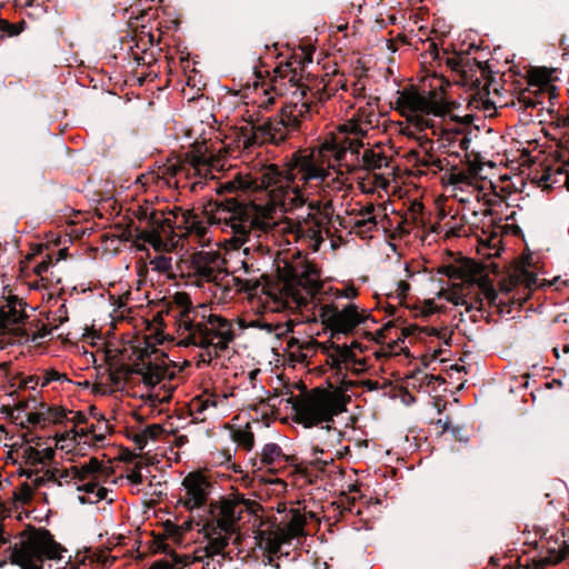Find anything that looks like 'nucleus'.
Masks as SVG:
<instances>
[{"instance_id":"f257e3e1","label":"nucleus","mask_w":569,"mask_h":569,"mask_svg":"<svg viewBox=\"0 0 569 569\" xmlns=\"http://www.w3.org/2000/svg\"><path fill=\"white\" fill-rule=\"evenodd\" d=\"M268 166L240 174L227 183L230 190L261 192L268 199L267 203L228 200L217 206L213 221L220 223L223 232L231 234L233 247H243L246 256L251 251L259 257L271 256V242L279 247L299 243L312 252L319 251L330 236L331 222L329 214L319 209L321 204L326 209L330 207L333 198L326 200L313 196L309 202L286 210L273 201L271 188L257 179Z\"/></svg>"},{"instance_id":"f03ea898","label":"nucleus","mask_w":569,"mask_h":569,"mask_svg":"<svg viewBox=\"0 0 569 569\" xmlns=\"http://www.w3.org/2000/svg\"><path fill=\"white\" fill-rule=\"evenodd\" d=\"M380 170L390 174L393 171L392 159L385 151L365 148L361 139L338 136L310 150L293 152L282 169L269 164L257 179L271 188L276 203L290 210L309 202L313 196L326 200L343 197L351 188L350 174Z\"/></svg>"},{"instance_id":"7ed1b4c3","label":"nucleus","mask_w":569,"mask_h":569,"mask_svg":"<svg viewBox=\"0 0 569 569\" xmlns=\"http://www.w3.org/2000/svg\"><path fill=\"white\" fill-rule=\"evenodd\" d=\"M319 92L320 88L315 92L303 79L299 61L291 60L277 66L273 77L269 81H256L247 98L261 110H269L281 100L280 116L260 122L250 114L249 120L237 128V148L250 150L267 142H283L310 117L313 99Z\"/></svg>"},{"instance_id":"20e7f679","label":"nucleus","mask_w":569,"mask_h":569,"mask_svg":"<svg viewBox=\"0 0 569 569\" xmlns=\"http://www.w3.org/2000/svg\"><path fill=\"white\" fill-rule=\"evenodd\" d=\"M260 287L271 299L272 310H297L301 322L320 321L336 333H350L369 317L365 309L355 303L339 307L333 301L357 298L358 289L353 284L325 290L319 269L307 260L290 266L289 278L278 288V292L267 291L264 286L251 280H247L242 289L257 295Z\"/></svg>"},{"instance_id":"39448f33","label":"nucleus","mask_w":569,"mask_h":569,"mask_svg":"<svg viewBox=\"0 0 569 569\" xmlns=\"http://www.w3.org/2000/svg\"><path fill=\"white\" fill-rule=\"evenodd\" d=\"M183 493L178 502L199 513L196 526L203 533V546L194 551V561L202 569H220L238 555L241 543L239 521L243 512L254 513L259 505L241 493H232L207 506L211 483L200 472H190L182 481Z\"/></svg>"},{"instance_id":"423d86ee","label":"nucleus","mask_w":569,"mask_h":569,"mask_svg":"<svg viewBox=\"0 0 569 569\" xmlns=\"http://www.w3.org/2000/svg\"><path fill=\"white\" fill-rule=\"evenodd\" d=\"M214 213L216 209L209 214L207 211L194 212L178 207L166 212L148 201L138 206L136 239L153 249V252L147 253L150 269L166 279H174L178 260L173 258L172 249L182 238L209 247L212 241L210 226L221 229L220 223L213 221Z\"/></svg>"},{"instance_id":"0eeeda50","label":"nucleus","mask_w":569,"mask_h":569,"mask_svg":"<svg viewBox=\"0 0 569 569\" xmlns=\"http://www.w3.org/2000/svg\"><path fill=\"white\" fill-rule=\"evenodd\" d=\"M174 301L182 308L177 345L199 348V362L210 363L233 341L236 335L232 320L213 313L204 306L191 309L190 297L184 292L176 293Z\"/></svg>"},{"instance_id":"6e6552de","label":"nucleus","mask_w":569,"mask_h":569,"mask_svg":"<svg viewBox=\"0 0 569 569\" xmlns=\"http://www.w3.org/2000/svg\"><path fill=\"white\" fill-rule=\"evenodd\" d=\"M391 104L395 111L406 119V123L400 128L405 136H416L427 130H431L436 136V124L431 117H445L450 112L447 101L438 98L436 93L427 94L415 86L398 90Z\"/></svg>"},{"instance_id":"1a4fd4ad","label":"nucleus","mask_w":569,"mask_h":569,"mask_svg":"<svg viewBox=\"0 0 569 569\" xmlns=\"http://www.w3.org/2000/svg\"><path fill=\"white\" fill-rule=\"evenodd\" d=\"M68 550L47 529H32L22 536L11 552L20 569H77Z\"/></svg>"},{"instance_id":"9d476101","label":"nucleus","mask_w":569,"mask_h":569,"mask_svg":"<svg viewBox=\"0 0 569 569\" xmlns=\"http://www.w3.org/2000/svg\"><path fill=\"white\" fill-rule=\"evenodd\" d=\"M222 168L206 142L197 143L183 159L169 160L161 169V178L168 187L201 189L207 179H213V170Z\"/></svg>"},{"instance_id":"9b49d317","label":"nucleus","mask_w":569,"mask_h":569,"mask_svg":"<svg viewBox=\"0 0 569 569\" xmlns=\"http://www.w3.org/2000/svg\"><path fill=\"white\" fill-rule=\"evenodd\" d=\"M26 303L17 296L9 295L0 305V349L8 345L36 342L48 331L34 320H29Z\"/></svg>"},{"instance_id":"f8f14e48","label":"nucleus","mask_w":569,"mask_h":569,"mask_svg":"<svg viewBox=\"0 0 569 569\" xmlns=\"http://www.w3.org/2000/svg\"><path fill=\"white\" fill-rule=\"evenodd\" d=\"M54 451L51 448L43 450L31 449L29 459L32 465H41V469H37L32 482L36 487H47L53 489L56 487H74L78 490L79 483L92 476L100 468V461L91 458L88 462L80 466L49 467L44 468L46 461L52 460Z\"/></svg>"},{"instance_id":"ddd939ff","label":"nucleus","mask_w":569,"mask_h":569,"mask_svg":"<svg viewBox=\"0 0 569 569\" xmlns=\"http://www.w3.org/2000/svg\"><path fill=\"white\" fill-rule=\"evenodd\" d=\"M347 397L339 390L313 388L295 405L297 421L306 428L323 422L347 410Z\"/></svg>"},{"instance_id":"4468645a","label":"nucleus","mask_w":569,"mask_h":569,"mask_svg":"<svg viewBox=\"0 0 569 569\" xmlns=\"http://www.w3.org/2000/svg\"><path fill=\"white\" fill-rule=\"evenodd\" d=\"M318 349L326 353V363L335 371V376L340 380L345 389L353 386V382L347 379V372L360 375L367 370L366 360L357 357L351 347L346 345H331L329 347L320 345L318 341L309 338L301 340V351L297 356V362H305L312 357Z\"/></svg>"},{"instance_id":"2eb2a0df","label":"nucleus","mask_w":569,"mask_h":569,"mask_svg":"<svg viewBox=\"0 0 569 569\" xmlns=\"http://www.w3.org/2000/svg\"><path fill=\"white\" fill-rule=\"evenodd\" d=\"M189 272L193 274L199 282L218 283L227 276L224 270V258L218 250H200L191 254Z\"/></svg>"},{"instance_id":"dca6fc26","label":"nucleus","mask_w":569,"mask_h":569,"mask_svg":"<svg viewBox=\"0 0 569 569\" xmlns=\"http://www.w3.org/2000/svg\"><path fill=\"white\" fill-rule=\"evenodd\" d=\"M136 372L142 378L146 386L151 388L149 399L152 407L163 405L170 401L172 397L171 389H163V380L166 378L167 370L158 363H153L150 360H142L136 366Z\"/></svg>"},{"instance_id":"f3484780","label":"nucleus","mask_w":569,"mask_h":569,"mask_svg":"<svg viewBox=\"0 0 569 569\" xmlns=\"http://www.w3.org/2000/svg\"><path fill=\"white\" fill-rule=\"evenodd\" d=\"M380 116L376 112L375 108L367 104L357 110L351 119L339 126V132L331 136L336 138L338 136H347L350 138L361 139L367 133L378 127Z\"/></svg>"},{"instance_id":"a211bd4d","label":"nucleus","mask_w":569,"mask_h":569,"mask_svg":"<svg viewBox=\"0 0 569 569\" xmlns=\"http://www.w3.org/2000/svg\"><path fill=\"white\" fill-rule=\"evenodd\" d=\"M230 396L232 393L203 391L194 397L189 406L193 420L204 421L208 415H213L214 412L226 413L230 407L228 403Z\"/></svg>"},{"instance_id":"6ab92c4d","label":"nucleus","mask_w":569,"mask_h":569,"mask_svg":"<svg viewBox=\"0 0 569 569\" xmlns=\"http://www.w3.org/2000/svg\"><path fill=\"white\" fill-rule=\"evenodd\" d=\"M408 137L416 139L418 142V148L411 150V157L415 159L417 167L426 168L433 173L445 169L446 159H441L436 154L433 141L428 137L426 131Z\"/></svg>"},{"instance_id":"aec40b11","label":"nucleus","mask_w":569,"mask_h":569,"mask_svg":"<svg viewBox=\"0 0 569 569\" xmlns=\"http://www.w3.org/2000/svg\"><path fill=\"white\" fill-rule=\"evenodd\" d=\"M102 466L92 473V476L88 477L87 480L81 481L79 483L78 490L79 492H83L82 496H79V500L81 503H97L101 500L107 499L108 489L100 485V480L102 477Z\"/></svg>"},{"instance_id":"412c9836","label":"nucleus","mask_w":569,"mask_h":569,"mask_svg":"<svg viewBox=\"0 0 569 569\" xmlns=\"http://www.w3.org/2000/svg\"><path fill=\"white\" fill-rule=\"evenodd\" d=\"M289 456H287L280 446L270 442L266 443L259 455V468H267L271 472L284 468L289 463Z\"/></svg>"},{"instance_id":"4be33fe9","label":"nucleus","mask_w":569,"mask_h":569,"mask_svg":"<svg viewBox=\"0 0 569 569\" xmlns=\"http://www.w3.org/2000/svg\"><path fill=\"white\" fill-rule=\"evenodd\" d=\"M390 182V172H369L365 177H359L358 186L363 193H388Z\"/></svg>"},{"instance_id":"5701e85b","label":"nucleus","mask_w":569,"mask_h":569,"mask_svg":"<svg viewBox=\"0 0 569 569\" xmlns=\"http://www.w3.org/2000/svg\"><path fill=\"white\" fill-rule=\"evenodd\" d=\"M305 525V516L298 510H292L290 520L277 532L278 543H289L292 539L303 535Z\"/></svg>"},{"instance_id":"b1692460","label":"nucleus","mask_w":569,"mask_h":569,"mask_svg":"<svg viewBox=\"0 0 569 569\" xmlns=\"http://www.w3.org/2000/svg\"><path fill=\"white\" fill-rule=\"evenodd\" d=\"M42 416L41 423L39 426H46L49 422L62 423L64 421H71L74 425L81 423L84 420V416L79 411L68 410L61 407H49L46 412H39Z\"/></svg>"},{"instance_id":"393cba45","label":"nucleus","mask_w":569,"mask_h":569,"mask_svg":"<svg viewBox=\"0 0 569 569\" xmlns=\"http://www.w3.org/2000/svg\"><path fill=\"white\" fill-rule=\"evenodd\" d=\"M11 419L21 427L38 426L42 416L39 412L27 411V403H18L11 411Z\"/></svg>"},{"instance_id":"a878e982","label":"nucleus","mask_w":569,"mask_h":569,"mask_svg":"<svg viewBox=\"0 0 569 569\" xmlns=\"http://www.w3.org/2000/svg\"><path fill=\"white\" fill-rule=\"evenodd\" d=\"M442 141H447L449 152L457 156L459 154V151H467L471 142L470 138L459 130L446 131L442 137Z\"/></svg>"},{"instance_id":"bb28decb","label":"nucleus","mask_w":569,"mask_h":569,"mask_svg":"<svg viewBox=\"0 0 569 569\" xmlns=\"http://www.w3.org/2000/svg\"><path fill=\"white\" fill-rule=\"evenodd\" d=\"M561 178H567V172H565L561 168H551L546 167L541 170V172L536 171L533 179L538 182L539 186L543 188H550L553 184L560 182Z\"/></svg>"},{"instance_id":"cd10ccee","label":"nucleus","mask_w":569,"mask_h":569,"mask_svg":"<svg viewBox=\"0 0 569 569\" xmlns=\"http://www.w3.org/2000/svg\"><path fill=\"white\" fill-rule=\"evenodd\" d=\"M335 88L333 87H329L327 88V86H323L322 89H326V96L329 97L331 94V92L333 90H337L338 88H340L341 90L343 91H351L353 96L356 97H359V96H362V92L365 90V83L361 81V80H358V81H353L351 83V87H349L348 82L346 79H343L342 77H339L338 79L335 80Z\"/></svg>"},{"instance_id":"c85d7f7f","label":"nucleus","mask_w":569,"mask_h":569,"mask_svg":"<svg viewBox=\"0 0 569 569\" xmlns=\"http://www.w3.org/2000/svg\"><path fill=\"white\" fill-rule=\"evenodd\" d=\"M550 73L547 69H536L530 73V84L537 86L539 90H547L549 98H551L550 92Z\"/></svg>"},{"instance_id":"c756f323","label":"nucleus","mask_w":569,"mask_h":569,"mask_svg":"<svg viewBox=\"0 0 569 569\" xmlns=\"http://www.w3.org/2000/svg\"><path fill=\"white\" fill-rule=\"evenodd\" d=\"M232 437L238 446L242 447L244 450L250 451L253 448L254 436L249 426L234 430Z\"/></svg>"},{"instance_id":"7c9ffc66","label":"nucleus","mask_w":569,"mask_h":569,"mask_svg":"<svg viewBox=\"0 0 569 569\" xmlns=\"http://www.w3.org/2000/svg\"><path fill=\"white\" fill-rule=\"evenodd\" d=\"M447 181L453 187L470 186L472 181V174L469 171L452 170L447 173Z\"/></svg>"},{"instance_id":"2f4dec72","label":"nucleus","mask_w":569,"mask_h":569,"mask_svg":"<svg viewBox=\"0 0 569 569\" xmlns=\"http://www.w3.org/2000/svg\"><path fill=\"white\" fill-rule=\"evenodd\" d=\"M258 326L264 328L269 332H274L277 337H280L293 330L295 321L290 319L286 322H277L274 325L269 322H258Z\"/></svg>"},{"instance_id":"473e14b6","label":"nucleus","mask_w":569,"mask_h":569,"mask_svg":"<svg viewBox=\"0 0 569 569\" xmlns=\"http://www.w3.org/2000/svg\"><path fill=\"white\" fill-rule=\"evenodd\" d=\"M67 380L68 379L66 378L64 375L60 373L57 370L50 369V370H44L40 376H38L36 383L40 385L41 387H44V386H49L52 382L67 381Z\"/></svg>"},{"instance_id":"72a5a7b5","label":"nucleus","mask_w":569,"mask_h":569,"mask_svg":"<svg viewBox=\"0 0 569 569\" xmlns=\"http://www.w3.org/2000/svg\"><path fill=\"white\" fill-rule=\"evenodd\" d=\"M144 463L140 460L134 462L133 467L128 471L127 479L133 486H139L143 482L142 468Z\"/></svg>"},{"instance_id":"f704fd0d","label":"nucleus","mask_w":569,"mask_h":569,"mask_svg":"<svg viewBox=\"0 0 569 569\" xmlns=\"http://www.w3.org/2000/svg\"><path fill=\"white\" fill-rule=\"evenodd\" d=\"M376 227H377V220H370V218H368V219L357 218L353 223L355 230L360 234H366L368 232H371L372 230L376 229Z\"/></svg>"},{"instance_id":"c9c22d12","label":"nucleus","mask_w":569,"mask_h":569,"mask_svg":"<svg viewBox=\"0 0 569 569\" xmlns=\"http://www.w3.org/2000/svg\"><path fill=\"white\" fill-rule=\"evenodd\" d=\"M410 291V284L406 280H399L396 284V289L390 291L388 295L396 298L399 302H402Z\"/></svg>"},{"instance_id":"e433bc0d","label":"nucleus","mask_w":569,"mask_h":569,"mask_svg":"<svg viewBox=\"0 0 569 569\" xmlns=\"http://www.w3.org/2000/svg\"><path fill=\"white\" fill-rule=\"evenodd\" d=\"M286 350L289 353V358L292 361H297L298 353L302 352L301 351V340L298 339V338H295V337H290L287 340V348H286Z\"/></svg>"},{"instance_id":"4c0bfd02","label":"nucleus","mask_w":569,"mask_h":569,"mask_svg":"<svg viewBox=\"0 0 569 569\" xmlns=\"http://www.w3.org/2000/svg\"><path fill=\"white\" fill-rule=\"evenodd\" d=\"M426 330L429 336H435V337L443 340L446 345H449L450 332L448 331V329H446V328L439 329V328L430 327V328H427Z\"/></svg>"},{"instance_id":"58836bf2","label":"nucleus","mask_w":569,"mask_h":569,"mask_svg":"<svg viewBox=\"0 0 569 569\" xmlns=\"http://www.w3.org/2000/svg\"><path fill=\"white\" fill-rule=\"evenodd\" d=\"M147 440H156L162 432L163 428L160 425H150L142 430Z\"/></svg>"},{"instance_id":"ea45409f","label":"nucleus","mask_w":569,"mask_h":569,"mask_svg":"<svg viewBox=\"0 0 569 569\" xmlns=\"http://www.w3.org/2000/svg\"><path fill=\"white\" fill-rule=\"evenodd\" d=\"M482 295L485 299L491 305L496 302V299L498 297L497 291L495 288L489 283H482L480 286Z\"/></svg>"},{"instance_id":"a19ab883","label":"nucleus","mask_w":569,"mask_h":569,"mask_svg":"<svg viewBox=\"0 0 569 569\" xmlns=\"http://www.w3.org/2000/svg\"><path fill=\"white\" fill-rule=\"evenodd\" d=\"M52 264V259L50 256H46L44 258H42V260L40 262H38L34 267H33V271L36 274L42 277V274L44 272L48 271L49 267Z\"/></svg>"},{"instance_id":"79ce46f5","label":"nucleus","mask_w":569,"mask_h":569,"mask_svg":"<svg viewBox=\"0 0 569 569\" xmlns=\"http://www.w3.org/2000/svg\"><path fill=\"white\" fill-rule=\"evenodd\" d=\"M249 407L257 412L261 411L262 416H267L271 411L273 405L271 406L268 401L261 399L259 403L249 405Z\"/></svg>"},{"instance_id":"37998d69","label":"nucleus","mask_w":569,"mask_h":569,"mask_svg":"<svg viewBox=\"0 0 569 569\" xmlns=\"http://www.w3.org/2000/svg\"><path fill=\"white\" fill-rule=\"evenodd\" d=\"M359 218H361V219L370 218V220H377V218L375 216V206L372 203H369V204L365 206L359 211Z\"/></svg>"},{"instance_id":"c03bdc74","label":"nucleus","mask_w":569,"mask_h":569,"mask_svg":"<svg viewBox=\"0 0 569 569\" xmlns=\"http://www.w3.org/2000/svg\"><path fill=\"white\" fill-rule=\"evenodd\" d=\"M445 430H450L452 436L458 441H461V442H467L468 441V437L466 435H463V430H462L461 427H449V426H446Z\"/></svg>"},{"instance_id":"a18cd8bd","label":"nucleus","mask_w":569,"mask_h":569,"mask_svg":"<svg viewBox=\"0 0 569 569\" xmlns=\"http://www.w3.org/2000/svg\"><path fill=\"white\" fill-rule=\"evenodd\" d=\"M132 440L140 450L144 449V447L148 443L146 435L142 430L140 432L134 433Z\"/></svg>"},{"instance_id":"49530a36","label":"nucleus","mask_w":569,"mask_h":569,"mask_svg":"<svg viewBox=\"0 0 569 569\" xmlns=\"http://www.w3.org/2000/svg\"><path fill=\"white\" fill-rule=\"evenodd\" d=\"M520 101L523 102L527 108H536L541 103L539 100L530 98L529 94H522Z\"/></svg>"},{"instance_id":"de8ad7c7","label":"nucleus","mask_w":569,"mask_h":569,"mask_svg":"<svg viewBox=\"0 0 569 569\" xmlns=\"http://www.w3.org/2000/svg\"><path fill=\"white\" fill-rule=\"evenodd\" d=\"M150 569H172V566L164 560L156 561Z\"/></svg>"},{"instance_id":"09e8293b","label":"nucleus","mask_w":569,"mask_h":569,"mask_svg":"<svg viewBox=\"0 0 569 569\" xmlns=\"http://www.w3.org/2000/svg\"><path fill=\"white\" fill-rule=\"evenodd\" d=\"M436 81L435 84H432L435 88H439L440 90L445 89V86H449V82L446 81L443 78L435 77L433 79Z\"/></svg>"},{"instance_id":"8fccbe9b","label":"nucleus","mask_w":569,"mask_h":569,"mask_svg":"<svg viewBox=\"0 0 569 569\" xmlns=\"http://www.w3.org/2000/svg\"><path fill=\"white\" fill-rule=\"evenodd\" d=\"M187 442H188V437H187V436H184V435L178 436V437L176 438V446H177V447H182V446H184Z\"/></svg>"},{"instance_id":"3c124183","label":"nucleus","mask_w":569,"mask_h":569,"mask_svg":"<svg viewBox=\"0 0 569 569\" xmlns=\"http://www.w3.org/2000/svg\"><path fill=\"white\" fill-rule=\"evenodd\" d=\"M327 431H328L329 433H331V436H332L336 440H338V441H339L340 436H341V432H340V431H338L337 429H330L329 427L327 428Z\"/></svg>"},{"instance_id":"603ef678","label":"nucleus","mask_w":569,"mask_h":569,"mask_svg":"<svg viewBox=\"0 0 569 569\" xmlns=\"http://www.w3.org/2000/svg\"><path fill=\"white\" fill-rule=\"evenodd\" d=\"M511 281L513 282L515 286H517L519 283V271L516 270L513 274H511Z\"/></svg>"},{"instance_id":"864d4df0","label":"nucleus","mask_w":569,"mask_h":569,"mask_svg":"<svg viewBox=\"0 0 569 569\" xmlns=\"http://www.w3.org/2000/svg\"><path fill=\"white\" fill-rule=\"evenodd\" d=\"M450 300L455 303V305H467V302L465 300H462L461 298L457 297L456 299L453 298H450Z\"/></svg>"},{"instance_id":"5fc2aeb1","label":"nucleus","mask_w":569,"mask_h":569,"mask_svg":"<svg viewBox=\"0 0 569 569\" xmlns=\"http://www.w3.org/2000/svg\"><path fill=\"white\" fill-rule=\"evenodd\" d=\"M260 372V370H252L249 372V378L251 381L254 380L256 376Z\"/></svg>"},{"instance_id":"6e6d98bb","label":"nucleus","mask_w":569,"mask_h":569,"mask_svg":"<svg viewBox=\"0 0 569 569\" xmlns=\"http://www.w3.org/2000/svg\"><path fill=\"white\" fill-rule=\"evenodd\" d=\"M243 267L247 269L249 267H253V262H251L249 259L248 260H243L242 262Z\"/></svg>"},{"instance_id":"4d7b16f0","label":"nucleus","mask_w":569,"mask_h":569,"mask_svg":"<svg viewBox=\"0 0 569 569\" xmlns=\"http://www.w3.org/2000/svg\"><path fill=\"white\" fill-rule=\"evenodd\" d=\"M367 385H368L369 389H376V383L375 382L367 381Z\"/></svg>"},{"instance_id":"13d9d810","label":"nucleus","mask_w":569,"mask_h":569,"mask_svg":"<svg viewBox=\"0 0 569 569\" xmlns=\"http://www.w3.org/2000/svg\"><path fill=\"white\" fill-rule=\"evenodd\" d=\"M319 452L323 453V450L322 449H317V448L313 449V455L315 456H317V453H319Z\"/></svg>"},{"instance_id":"bf43d9fd","label":"nucleus","mask_w":569,"mask_h":569,"mask_svg":"<svg viewBox=\"0 0 569 569\" xmlns=\"http://www.w3.org/2000/svg\"><path fill=\"white\" fill-rule=\"evenodd\" d=\"M562 351L565 353H568L569 352V345H565L563 348H562Z\"/></svg>"},{"instance_id":"052dcab7","label":"nucleus","mask_w":569,"mask_h":569,"mask_svg":"<svg viewBox=\"0 0 569 569\" xmlns=\"http://www.w3.org/2000/svg\"><path fill=\"white\" fill-rule=\"evenodd\" d=\"M312 462H313V463H320V461H319L317 458H315V459L312 460ZM321 463L327 465V461H321Z\"/></svg>"},{"instance_id":"680f3d73","label":"nucleus","mask_w":569,"mask_h":569,"mask_svg":"<svg viewBox=\"0 0 569 569\" xmlns=\"http://www.w3.org/2000/svg\"><path fill=\"white\" fill-rule=\"evenodd\" d=\"M565 184L568 187L569 189V176L567 174V178H565Z\"/></svg>"},{"instance_id":"e2e57ef3","label":"nucleus","mask_w":569,"mask_h":569,"mask_svg":"<svg viewBox=\"0 0 569 569\" xmlns=\"http://www.w3.org/2000/svg\"><path fill=\"white\" fill-rule=\"evenodd\" d=\"M24 489H26V491H27V495H29V496H30V495H31L30 488H29L28 486H26V488H24Z\"/></svg>"}]
</instances>
